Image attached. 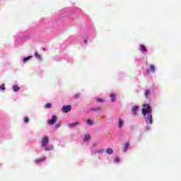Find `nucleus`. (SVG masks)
Here are the masks:
<instances>
[{"label": "nucleus", "mask_w": 181, "mask_h": 181, "mask_svg": "<svg viewBox=\"0 0 181 181\" xmlns=\"http://www.w3.org/2000/svg\"><path fill=\"white\" fill-rule=\"evenodd\" d=\"M142 114L144 117H146V114L148 115V117H146V121H148L149 124H152L153 119H152V109H151V105L149 104H145L142 106Z\"/></svg>", "instance_id": "1"}, {"label": "nucleus", "mask_w": 181, "mask_h": 181, "mask_svg": "<svg viewBox=\"0 0 181 181\" xmlns=\"http://www.w3.org/2000/svg\"><path fill=\"white\" fill-rule=\"evenodd\" d=\"M58 118L59 117H57V116L53 115L52 119L47 121V123L49 124V125H54V124L57 122Z\"/></svg>", "instance_id": "2"}, {"label": "nucleus", "mask_w": 181, "mask_h": 181, "mask_svg": "<svg viewBox=\"0 0 181 181\" xmlns=\"http://www.w3.org/2000/svg\"><path fill=\"white\" fill-rule=\"evenodd\" d=\"M62 112L67 114V112H70L71 111V105H68L66 106H63L62 109Z\"/></svg>", "instance_id": "3"}, {"label": "nucleus", "mask_w": 181, "mask_h": 181, "mask_svg": "<svg viewBox=\"0 0 181 181\" xmlns=\"http://www.w3.org/2000/svg\"><path fill=\"white\" fill-rule=\"evenodd\" d=\"M48 144H49V137H47V136H44V137L42 139V141H41V145H42V146H47Z\"/></svg>", "instance_id": "4"}, {"label": "nucleus", "mask_w": 181, "mask_h": 181, "mask_svg": "<svg viewBox=\"0 0 181 181\" xmlns=\"http://www.w3.org/2000/svg\"><path fill=\"white\" fill-rule=\"evenodd\" d=\"M138 106H134L132 107V115H134V117H135V115H136V112H138Z\"/></svg>", "instance_id": "5"}, {"label": "nucleus", "mask_w": 181, "mask_h": 181, "mask_svg": "<svg viewBox=\"0 0 181 181\" xmlns=\"http://www.w3.org/2000/svg\"><path fill=\"white\" fill-rule=\"evenodd\" d=\"M45 160H46V157H42L35 160V163H40V162H45Z\"/></svg>", "instance_id": "6"}, {"label": "nucleus", "mask_w": 181, "mask_h": 181, "mask_svg": "<svg viewBox=\"0 0 181 181\" xmlns=\"http://www.w3.org/2000/svg\"><path fill=\"white\" fill-rule=\"evenodd\" d=\"M149 70L151 71V73H153L155 71V66L153 64H151L149 66V69H147V73L149 72Z\"/></svg>", "instance_id": "7"}, {"label": "nucleus", "mask_w": 181, "mask_h": 181, "mask_svg": "<svg viewBox=\"0 0 181 181\" xmlns=\"http://www.w3.org/2000/svg\"><path fill=\"white\" fill-rule=\"evenodd\" d=\"M77 125H78V122H76L69 124V128H74V127H77Z\"/></svg>", "instance_id": "8"}, {"label": "nucleus", "mask_w": 181, "mask_h": 181, "mask_svg": "<svg viewBox=\"0 0 181 181\" xmlns=\"http://www.w3.org/2000/svg\"><path fill=\"white\" fill-rule=\"evenodd\" d=\"M90 111H95V112H98V111H101V107H92L90 109Z\"/></svg>", "instance_id": "9"}, {"label": "nucleus", "mask_w": 181, "mask_h": 181, "mask_svg": "<svg viewBox=\"0 0 181 181\" xmlns=\"http://www.w3.org/2000/svg\"><path fill=\"white\" fill-rule=\"evenodd\" d=\"M124 148V152H127V151L128 150V148H129V142H127L126 144H124V146H123Z\"/></svg>", "instance_id": "10"}, {"label": "nucleus", "mask_w": 181, "mask_h": 181, "mask_svg": "<svg viewBox=\"0 0 181 181\" xmlns=\"http://www.w3.org/2000/svg\"><path fill=\"white\" fill-rule=\"evenodd\" d=\"M34 56L37 60H42V57L37 52H35Z\"/></svg>", "instance_id": "11"}, {"label": "nucleus", "mask_w": 181, "mask_h": 181, "mask_svg": "<svg viewBox=\"0 0 181 181\" xmlns=\"http://www.w3.org/2000/svg\"><path fill=\"white\" fill-rule=\"evenodd\" d=\"M13 91L16 92V91H19L21 90V88L19 86H18L17 85H14L13 86Z\"/></svg>", "instance_id": "12"}, {"label": "nucleus", "mask_w": 181, "mask_h": 181, "mask_svg": "<svg viewBox=\"0 0 181 181\" xmlns=\"http://www.w3.org/2000/svg\"><path fill=\"white\" fill-rule=\"evenodd\" d=\"M140 50L143 53H145L146 52V47L144 45H140Z\"/></svg>", "instance_id": "13"}, {"label": "nucleus", "mask_w": 181, "mask_h": 181, "mask_svg": "<svg viewBox=\"0 0 181 181\" xmlns=\"http://www.w3.org/2000/svg\"><path fill=\"white\" fill-rule=\"evenodd\" d=\"M124 125V121H122V119H119V128H122V126Z\"/></svg>", "instance_id": "14"}, {"label": "nucleus", "mask_w": 181, "mask_h": 181, "mask_svg": "<svg viewBox=\"0 0 181 181\" xmlns=\"http://www.w3.org/2000/svg\"><path fill=\"white\" fill-rule=\"evenodd\" d=\"M90 138H91V136H90V134H86L83 136V141H88V140H90Z\"/></svg>", "instance_id": "15"}, {"label": "nucleus", "mask_w": 181, "mask_h": 181, "mask_svg": "<svg viewBox=\"0 0 181 181\" xmlns=\"http://www.w3.org/2000/svg\"><path fill=\"white\" fill-rule=\"evenodd\" d=\"M151 94V90L149 89H147L144 93V95L146 98H148V96Z\"/></svg>", "instance_id": "16"}, {"label": "nucleus", "mask_w": 181, "mask_h": 181, "mask_svg": "<svg viewBox=\"0 0 181 181\" xmlns=\"http://www.w3.org/2000/svg\"><path fill=\"white\" fill-rule=\"evenodd\" d=\"M32 57H33V56H28V57H25V58H23V62H28V60H30V59H32Z\"/></svg>", "instance_id": "17"}, {"label": "nucleus", "mask_w": 181, "mask_h": 181, "mask_svg": "<svg viewBox=\"0 0 181 181\" xmlns=\"http://www.w3.org/2000/svg\"><path fill=\"white\" fill-rule=\"evenodd\" d=\"M107 153H109V155H112V153H114V151L112 150V148H107Z\"/></svg>", "instance_id": "18"}, {"label": "nucleus", "mask_w": 181, "mask_h": 181, "mask_svg": "<svg viewBox=\"0 0 181 181\" xmlns=\"http://www.w3.org/2000/svg\"><path fill=\"white\" fill-rule=\"evenodd\" d=\"M0 90H1V91H5V83H2V84L0 86Z\"/></svg>", "instance_id": "19"}, {"label": "nucleus", "mask_w": 181, "mask_h": 181, "mask_svg": "<svg viewBox=\"0 0 181 181\" xmlns=\"http://www.w3.org/2000/svg\"><path fill=\"white\" fill-rule=\"evenodd\" d=\"M45 151H52V149H53V146H45Z\"/></svg>", "instance_id": "20"}, {"label": "nucleus", "mask_w": 181, "mask_h": 181, "mask_svg": "<svg viewBox=\"0 0 181 181\" xmlns=\"http://www.w3.org/2000/svg\"><path fill=\"white\" fill-rule=\"evenodd\" d=\"M110 98L112 101H115V94L114 93L110 94Z\"/></svg>", "instance_id": "21"}, {"label": "nucleus", "mask_w": 181, "mask_h": 181, "mask_svg": "<svg viewBox=\"0 0 181 181\" xmlns=\"http://www.w3.org/2000/svg\"><path fill=\"white\" fill-rule=\"evenodd\" d=\"M23 121L25 124H28V122H29V118L28 117H25L23 118Z\"/></svg>", "instance_id": "22"}, {"label": "nucleus", "mask_w": 181, "mask_h": 181, "mask_svg": "<svg viewBox=\"0 0 181 181\" xmlns=\"http://www.w3.org/2000/svg\"><path fill=\"white\" fill-rule=\"evenodd\" d=\"M87 124H88V125H93L94 122L91 119H88Z\"/></svg>", "instance_id": "23"}, {"label": "nucleus", "mask_w": 181, "mask_h": 181, "mask_svg": "<svg viewBox=\"0 0 181 181\" xmlns=\"http://www.w3.org/2000/svg\"><path fill=\"white\" fill-rule=\"evenodd\" d=\"M96 101L97 103H104V100L101 98H96Z\"/></svg>", "instance_id": "24"}, {"label": "nucleus", "mask_w": 181, "mask_h": 181, "mask_svg": "<svg viewBox=\"0 0 181 181\" xmlns=\"http://www.w3.org/2000/svg\"><path fill=\"white\" fill-rule=\"evenodd\" d=\"M45 108H52V105L50 103H47L45 105Z\"/></svg>", "instance_id": "25"}, {"label": "nucleus", "mask_w": 181, "mask_h": 181, "mask_svg": "<svg viewBox=\"0 0 181 181\" xmlns=\"http://www.w3.org/2000/svg\"><path fill=\"white\" fill-rule=\"evenodd\" d=\"M80 98V93H76L74 95V98Z\"/></svg>", "instance_id": "26"}, {"label": "nucleus", "mask_w": 181, "mask_h": 181, "mask_svg": "<svg viewBox=\"0 0 181 181\" xmlns=\"http://www.w3.org/2000/svg\"><path fill=\"white\" fill-rule=\"evenodd\" d=\"M60 127H62V124H57L55 125V128L57 129V128H60Z\"/></svg>", "instance_id": "27"}, {"label": "nucleus", "mask_w": 181, "mask_h": 181, "mask_svg": "<svg viewBox=\"0 0 181 181\" xmlns=\"http://www.w3.org/2000/svg\"><path fill=\"white\" fill-rule=\"evenodd\" d=\"M115 163H118L119 162V158H115Z\"/></svg>", "instance_id": "28"}, {"label": "nucleus", "mask_w": 181, "mask_h": 181, "mask_svg": "<svg viewBox=\"0 0 181 181\" xmlns=\"http://www.w3.org/2000/svg\"><path fill=\"white\" fill-rule=\"evenodd\" d=\"M87 42H88L87 40H84V43H87Z\"/></svg>", "instance_id": "29"}, {"label": "nucleus", "mask_w": 181, "mask_h": 181, "mask_svg": "<svg viewBox=\"0 0 181 181\" xmlns=\"http://www.w3.org/2000/svg\"><path fill=\"white\" fill-rule=\"evenodd\" d=\"M43 50H45V48H43Z\"/></svg>", "instance_id": "30"}]
</instances>
